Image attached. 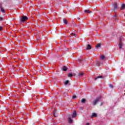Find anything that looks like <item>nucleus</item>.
<instances>
[{
	"label": "nucleus",
	"instance_id": "27",
	"mask_svg": "<svg viewBox=\"0 0 125 125\" xmlns=\"http://www.w3.org/2000/svg\"><path fill=\"white\" fill-rule=\"evenodd\" d=\"M86 125H89V123H86Z\"/></svg>",
	"mask_w": 125,
	"mask_h": 125
},
{
	"label": "nucleus",
	"instance_id": "29",
	"mask_svg": "<svg viewBox=\"0 0 125 125\" xmlns=\"http://www.w3.org/2000/svg\"><path fill=\"white\" fill-rule=\"evenodd\" d=\"M72 35H75V34H74V33H72Z\"/></svg>",
	"mask_w": 125,
	"mask_h": 125
},
{
	"label": "nucleus",
	"instance_id": "23",
	"mask_svg": "<svg viewBox=\"0 0 125 125\" xmlns=\"http://www.w3.org/2000/svg\"><path fill=\"white\" fill-rule=\"evenodd\" d=\"M109 87H110V88H113V87H114V86H113V85H112V84H110L109 85Z\"/></svg>",
	"mask_w": 125,
	"mask_h": 125
},
{
	"label": "nucleus",
	"instance_id": "16",
	"mask_svg": "<svg viewBox=\"0 0 125 125\" xmlns=\"http://www.w3.org/2000/svg\"><path fill=\"white\" fill-rule=\"evenodd\" d=\"M86 100L85 99H82L81 100L82 103H85Z\"/></svg>",
	"mask_w": 125,
	"mask_h": 125
},
{
	"label": "nucleus",
	"instance_id": "1",
	"mask_svg": "<svg viewBox=\"0 0 125 125\" xmlns=\"http://www.w3.org/2000/svg\"><path fill=\"white\" fill-rule=\"evenodd\" d=\"M100 99H101V97H98L96 99H95L93 101V105L94 106H95V105H96V104H97V103L99 102V101H100Z\"/></svg>",
	"mask_w": 125,
	"mask_h": 125
},
{
	"label": "nucleus",
	"instance_id": "3",
	"mask_svg": "<svg viewBox=\"0 0 125 125\" xmlns=\"http://www.w3.org/2000/svg\"><path fill=\"white\" fill-rule=\"evenodd\" d=\"M91 48H92V46H91V45L89 44H88L86 45V50H90V49H91Z\"/></svg>",
	"mask_w": 125,
	"mask_h": 125
},
{
	"label": "nucleus",
	"instance_id": "10",
	"mask_svg": "<svg viewBox=\"0 0 125 125\" xmlns=\"http://www.w3.org/2000/svg\"><path fill=\"white\" fill-rule=\"evenodd\" d=\"M96 117H97V114H96L95 113H93L91 116V118H96Z\"/></svg>",
	"mask_w": 125,
	"mask_h": 125
},
{
	"label": "nucleus",
	"instance_id": "11",
	"mask_svg": "<svg viewBox=\"0 0 125 125\" xmlns=\"http://www.w3.org/2000/svg\"><path fill=\"white\" fill-rule=\"evenodd\" d=\"M125 4H122V5H121V10H124V9H125Z\"/></svg>",
	"mask_w": 125,
	"mask_h": 125
},
{
	"label": "nucleus",
	"instance_id": "30",
	"mask_svg": "<svg viewBox=\"0 0 125 125\" xmlns=\"http://www.w3.org/2000/svg\"><path fill=\"white\" fill-rule=\"evenodd\" d=\"M81 109H83V107H81Z\"/></svg>",
	"mask_w": 125,
	"mask_h": 125
},
{
	"label": "nucleus",
	"instance_id": "9",
	"mask_svg": "<svg viewBox=\"0 0 125 125\" xmlns=\"http://www.w3.org/2000/svg\"><path fill=\"white\" fill-rule=\"evenodd\" d=\"M62 69L63 70V71H67V70H68V68H67L65 66H63L62 68Z\"/></svg>",
	"mask_w": 125,
	"mask_h": 125
},
{
	"label": "nucleus",
	"instance_id": "17",
	"mask_svg": "<svg viewBox=\"0 0 125 125\" xmlns=\"http://www.w3.org/2000/svg\"><path fill=\"white\" fill-rule=\"evenodd\" d=\"M67 76L69 78H72V77H73V74L72 73H68L67 74Z\"/></svg>",
	"mask_w": 125,
	"mask_h": 125
},
{
	"label": "nucleus",
	"instance_id": "19",
	"mask_svg": "<svg viewBox=\"0 0 125 125\" xmlns=\"http://www.w3.org/2000/svg\"><path fill=\"white\" fill-rule=\"evenodd\" d=\"M70 83V81H69V80H67L65 82H64V83L67 85V84H68V83Z\"/></svg>",
	"mask_w": 125,
	"mask_h": 125
},
{
	"label": "nucleus",
	"instance_id": "24",
	"mask_svg": "<svg viewBox=\"0 0 125 125\" xmlns=\"http://www.w3.org/2000/svg\"><path fill=\"white\" fill-rule=\"evenodd\" d=\"M1 11L2 12H4V9H3V8H1Z\"/></svg>",
	"mask_w": 125,
	"mask_h": 125
},
{
	"label": "nucleus",
	"instance_id": "4",
	"mask_svg": "<svg viewBox=\"0 0 125 125\" xmlns=\"http://www.w3.org/2000/svg\"><path fill=\"white\" fill-rule=\"evenodd\" d=\"M77 117V112L76 110H74L73 114L72 115V118H76Z\"/></svg>",
	"mask_w": 125,
	"mask_h": 125
},
{
	"label": "nucleus",
	"instance_id": "15",
	"mask_svg": "<svg viewBox=\"0 0 125 125\" xmlns=\"http://www.w3.org/2000/svg\"><path fill=\"white\" fill-rule=\"evenodd\" d=\"M96 48H99V47H101V44H100V43H98V44L96 45Z\"/></svg>",
	"mask_w": 125,
	"mask_h": 125
},
{
	"label": "nucleus",
	"instance_id": "21",
	"mask_svg": "<svg viewBox=\"0 0 125 125\" xmlns=\"http://www.w3.org/2000/svg\"><path fill=\"white\" fill-rule=\"evenodd\" d=\"M76 98H77V96H76V95H73V96H72V99H76Z\"/></svg>",
	"mask_w": 125,
	"mask_h": 125
},
{
	"label": "nucleus",
	"instance_id": "2",
	"mask_svg": "<svg viewBox=\"0 0 125 125\" xmlns=\"http://www.w3.org/2000/svg\"><path fill=\"white\" fill-rule=\"evenodd\" d=\"M27 20H28V18L25 16L21 17V22H25V21H27Z\"/></svg>",
	"mask_w": 125,
	"mask_h": 125
},
{
	"label": "nucleus",
	"instance_id": "6",
	"mask_svg": "<svg viewBox=\"0 0 125 125\" xmlns=\"http://www.w3.org/2000/svg\"><path fill=\"white\" fill-rule=\"evenodd\" d=\"M100 59L101 60H105L106 59V57H105V56L102 55L100 56Z\"/></svg>",
	"mask_w": 125,
	"mask_h": 125
},
{
	"label": "nucleus",
	"instance_id": "31",
	"mask_svg": "<svg viewBox=\"0 0 125 125\" xmlns=\"http://www.w3.org/2000/svg\"><path fill=\"white\" fill-rule=\"evenodd\" d=\"M78 20H80V19L78 18Z\"/></svg>",
	"mask_w": 125,
	"mask_h": 125
},
{
	"label": "nucleus",
	"instance_id": "25",
	"mask_svg": "<svg viewBox=\"0 0 125 125\" xmlns=\"http://www.w3.org/2000/svg\"><path fill=\"white\" fill-rule=\"evenodd\" d=\"M2 30H3L2 27L0 26V31H2Z\"/></svg>",
	"mask_w": 125,
	"mask_h": 125
},
{
	"label": "nucleus",
	"instance_id": "8",
	"mask_svg": "<svg viewBox=\"0 0 125 125\" xmlns=\"http://www.w3.org/2000/svg\"><path fill=\"white\" fill-rule=\"evenodd\" d=\"M84 13H87V14L89 13V14H90V13H91V12H91V11H90L89 10H85L84 11Z\"/></svg>",
	"mask_w": 125,
	"mask_h": 125
},
{
	"label": "nucleus",
	"instance_id": "20",
	"mask_svg": "<svg viewBox=\"0 0 125 125\" xmlns=\"http://www.w3.org/2000/svg\"><path fill=\"white\" fill-rule=\"evenodd\" d=\"M84 73H80L78 74L79 77H83V76Z\"/></svg>",
	"mask_w": 125,
	"mask_h": 125
},
{
	"label": "nucleus",
	"instance_id": "5",
	"mask_svg": "<svg viewBox=\"0 0 125 125\" xmlns=\"http://www.w3.org/2000/svg\"><path fill=\"white\" fill-rule=\"evenodd\" d=\"M103 76H97L96 77H95V81H96V80H98V79H103Z\"/></svg>",
	"mask_w": 125,
	"mask_h": 125
},
{
	"label": "nucleus",
	"instance_id": "26",
	"mask_svg": "<svg viewBox=\"0 0 125 125\" xmlns=\"http://www.w3.org/2000/svg\"><path fill=\"white\" fill-rule=\"evenodd\" d=\"M2 18L0 17V21H2Z\"/></svg>",
	"mask_w": 125,
	"mask_h": 125
},
{
	"label": "nucleus",
	"instance_id": "28",
	"mask_svg": "<svg viewBox=\"0 0 125 125\" xmlns=\"http://www.w3.org/2000/svg\"><path fill=\"white\" fill-rule=\"evenodd\" d=\"M102 105H103V103H102L101 104V106H102Z\"/></svg>",
	"mask_w": 125,
	"mask_h": 125
},
{
	"label": "nucleus",
	"instance_id": "13",
	"mask_svg": "<svg viewBox=\"0 0 125 125\" xmlns=\"http://www.w3.org/2000/svg\"><path fill=\"white\" fill-rule=\"evenodd\" d=\"M101 62H99V61H97L96 62V66H100V65H101Z\"/></svg>",
	"mask_w": 125,
	"mask_h": 125
},
{
	"label": "nucleus",
	"instance_id": "14",
	"mask_svg": "<svg viewBox=\"0 0 125 125\" xmlns=\"http://www.w3.org/2000/svg\"><path fill=\"white\" fill-rule=\"evenodd\" d=\"M56 115H57V111L55 110L53 112V116H54V117H57V116Z\"/></svg>",
	"mask_w": 125,
	"mask_h": 125
},
{
	"label": "nucleus",
	"instance_id": "7",
	"mask_svg": "<svg viewBox=\"0 0 125 125\" xmlns=\"http://www.w3.org/2000/svg\"><path fill=\"white\" fill-rule=\"evenodd\" d=\"M68 122L69 124H72L73 123V120L71 119V117H70V116L68 117Z\"/></svg>",
	"mask_w": 125,
	"mask_h": 125
},
{
	"label": "nucleus",
	"instance_id": "18",
	"mask_svg": "<svg viewBox=\"0 0 125 125\" xmlns=\"http://www.w3.org/2000/svg\"><path fill=\"white\" fill-rule=\"evenodd\" d=\"M114 9H117V8H118V5H117V3H115L114 4Z\"/></svg>",
	"mask_w": 125,
	"mask_h": 125
},
{
	"label": "nucleus",
	"instance_id": "22",
	"mask_svg": "<svg viewBox=\"0 0 125 125\" xmlns=\"http://www.w3.org/2000/svg\"><path fill=\"white\" fill-rule=\"evenodd\" d=\"M119 48H122V46H123V45L122 44V43H120L119 44Z\"/></svg>",
	"mask_w": 125,
	"mask_h": 125
},
{
	"label": "nucleus",
	"instance_id": "12",
	"mask_svg": "<svg viewBox=\"0 0 125 125\" xmlns=\"http://www.w3.org/2000/svg\"><path fill=\"white\" fill-rule=\"evenodd\" d=\"M63 22L64 24H65V25H67V24H68V21H67V20H66V19H63Z\"/></svg>",
	"mask_w": 125,
	"mask_h": 125
}]
</instances>
